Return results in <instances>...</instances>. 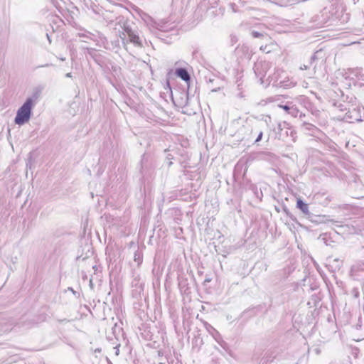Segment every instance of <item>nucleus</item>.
Segmentation results:
<instances>
[{
	"label": "nucleus",
	"instance_id": "obj_3",
	"mask_svg": "<svg viewBox=\"0 0 364 364\" xmlns=\"http://www.w3.org/2000/svg\"><path fill=\"white\" fill-rule=\"evenodd\" d=\"M296 207L301 210L304 213H309L308 205L304 203L301 198H298L296 200Z\"/></svg>",
	"mask_w": 364,
	"mask_h": 364
},
{
	"label": "nucleus",
	"instance_id": "obj_1",
	"mask_svg": "<svg viewBox=\"0 0 364 364\" xmlns=\"http://www.w3.org/2000/svg\"><path fill=\"white\" fill-rule=\"evenodd\" d=\"M31 107L32 100L31 99H28L17 112V114L15 118V122L17 124H23L28 121L30 119Z\"/></svg>",
	"mask_w": 364,
	"mask_h": 364
},
{
	"label": "nucleus",
	"instance_id": "obj_2",
	"mask_svg": "<svg viewBox=\"0 0 364 364\" xmlns=\"http://www.w3.org/2000/svg\"><path fill=\"white\" fill-rule=\"evenodd\" d=\"M176 73L178 77H181L182 80H183L186 82L190 81V75L187 70L184 68H178L176 70Z\"/></svg>",
	"mask_w": 364,
	"mask_h": 364
},
{
	"label": "nucleus",
	"instance_id": "obj_4",
	"mask_svg": "<svg viewBox=\"0 0 364 364\" xmlns=\"http://www.w3.org/2000/svg\"><path fill=\"white\" fill-rule=\"evenodd\" d=\"M279 107L282 109H283L284 110H285L286 112H289L290 108L289 107H288L287 105H279Z\"/></svg>",
	"mask_w": 364,
	"mask_h": 364
},
{
	"label": "nucleus",
	"instance_id": "obj_5",
	"mask_svg": "<svg viewBox=\"0 0 364 364\" xmlns=\"http://www.w3.org/2000/svg\"><path fill=\"white\" fill-rule=\"evenodd\" d=\"M262 135H263L262 132H260L259 134V135H258V136H257V138L256 139V142H258V141H259L262 139Z\"/></svg>",
	"mask_w": 364,
	"mask_h": 364
}]
</instances>
